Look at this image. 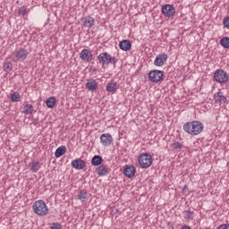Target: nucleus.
<instances>
[{
    "label": "nucleus",
    "mask_w": 229,
    "mask_h": 229,
    "mask_svg": "<svg viewBox=\"0 0 229 229\" xmlns=\"http://www.w3.org/2000/svg\"><path fill=\"white\" fill-rule=\"evenodd\" d=\"M205 126L199 121L187 122L183 124V130L189 135L196 137L199 135L204 130Z\"/></svg>",
    "instance_id": "obj_1"
},
{
    "label": "nucleus",
    "mask_w": 229,
    "mask_h": 229,
    "mask_svg": "<svg viewBox=\"0 0 229 229\" xmlns=\"http://www.w3.org/2000/svg\"><path fill=\"white\" fill-rule=\"evenodd\" d=\"M32 208L38 216H47L49 209L44 200H37L34 202Z\"/></svg>",
    "instance_id": "obj_2"
},
{
    "label": "nucleus",
    "mask_w": 229,
    "mask_h": 229,
    "mask_svg": "<svg viewBox=\"0 0 229 229\" xmlns=\"http://www.w3.org/2000/svg\"><path fill=\"white\" fill-rule=\"evenodd\" d=\"M98 59L101 65H108L112 64L115 66V64H117V59L110 55V54H108L107 52H103L99 54Z\"/></svg>",
    "instance_id": "obj_3"
},
{
    "label": "nucleus",
    "mask_w": 229,
    "mask_h": 229,
    "mask_svg": "<svg viewBox=\"0 0 229 229\" xmlns=\"http://www.w3.org/2000/svg\"><path fill=\"white\" fill-rule=\"evenodd\" d=\"M151 164H153V157L151 155L148 153H143L139 157V165L142 169H148L151 167Z\"/></svg>",
    "instance_id": "obj_4"
},
{
    "label": "nucleus",
    "mask_w": 229,
    "mask_h": 229,
    "mask_svg": "<svg viewBox=\"0 0 229 229\" xmlns=\"http://www.w3.org/2000/svg\"><path fill=\"white\" fill-rule=\"evenodd\" d=\"M28 50L23 47L18 48L17 50L13 52V62H24L26 58H28Z\"/></svg>",
    "instance_id": "obj_5"
},
{
    "label": "nucleus",
    "mask_w": 229,
    "mask_h": 229,
    "mask_svg": "<svg viewBox=\"0 0 229 229\" xmlns=\"http://www.w3.org/2000/svg\"><path fill=\"white\" fill-rule=\"evenodd\" d=\"M148 80L151 83H159L164 80V72L160 70H152L148 72Z\"/></svg>",
    "instance_id": "obj_6"
},
{
    "label": "nucleus",
    "mask_w": 229,
    "mask_h": 229,
    "mask_svg": "<svg viewBox=\"0 0 229 229\" xmlns=\"http://www.w3.org/2000/svg\"><path fill=\"white\" fill-rule=\"evenodd\" d=\"M228 78V73L223 69H218L214 73V80L216 83H226Z\"/></svg>",
    "instance_id": "obj_7"
},
{
    "label": "nucleus",
    "mask_w": 229,
    "mask_h": 229,
    "mask_svg": "<svg viewBox=\"0 0 229 229\" xmlns=\"http://www.w3.org/2000/svg\"><path fill=\"white\" fill-rule=\"evenodd\" d=\"M162 13L165 15V17H174V14L176 13V9H174V6L173 4H165L162 7Z\"/></svg>",
    "instance_id": "obj_8"
},
{
    "label": "nucleus",
    "mask_w": 229,
    "mask_h": 229,
    "mask_svg": "<svg viewBox=\"0 0 229 229\" xmlns=\"http://www.w3.org/2000/svg\"><path fill=\"white\" fill-rule=\"evenodd\" d=\"M81 60L83 62H92V59L94 58V55H92V51L89 49L84 48L80 55Z\"/></svg>",
    "instance_id": "obj_9"
},
{
    "label": "nucleus",
    "mask_w": 229,
    "mask_h": 229,
    "mask_svg": "<svg viewBox=\"0 0 229 229\" xmlns=\"http://www.w3.org/2000/svg\"><path fill=\"white\" fill-rule=\"evenodd\" d=\"M165 62H167V54H159L154 61V65H156V67H162Z\"/></svg>",
    "instance_id": "obj_10"
},
{
    "label": "nucleus",
    "mask_w": 229,
    "mask_h": 229,
    "mask_svg": "<svg viewBox=\"0 0 229 229\" xmlns=\"http://www.w3.org/2000/svg\"><path fill=\"white\" fill-rule=\"evenodd\" d=\"M100 142L106 147L110 146L112 142H114V138L110 135V133H104L100 136Z\"/></svg>",
    "instance_id": "obj_11"
},
{
    "label": "nucleus",
    "mask_w": 229,
    "mask_h": 229,
    "mask_svg": "<svg viewBox=\"0 0 229 229\" xmlns=\"http://www.w3.org/2000/svg\"><path fill=\"white\" fill-rule=\"evenodd\" d=\"M135 173H137V169H135V166L130 165H125L123 174L127 178H133V176H135Z\"/></svg>",
    "instance_id": "obj_12"
},
{
    "label": "nucleus",
    "mask_w": 229,
    "mask_h": 229,
    "mask_svg": "<svg viewBox=\"0 0 229 229\" xmlns=\"http://www.w3.org/2000/svg\"><path fill=\"white\" fill-rule=\"evenodd\" d=\"M85 165H87V163L81 158H77L72 161V167H73V169L81 170Z\"/></svg>",
    "instance_id": "obj_13"
},
{
    "label": "nucleus",
    "mask_w": 229,
    "mask_h": 229,
    "mask_svg": "<svg viewBox=\"0 0 229 229\" xmlns=\"http://www.w3.org/2000/svg\"><path fill=\"white\" fill-rule=\"evenodd\" d=\"M214 100L216 103H219L220 105H223L228 101L226 97H225V94H223L221 91L215 93Z\"/></svg>",
    "instance_id": "obj_14"
},
{
    "label": "nucleus",
    "mask_w": 229,
    "mask_h": 229,
    "mask_svg": "<svg viewBox=\"0 0 229 229\" xmlns=\"http://www.w3.org/2000/svg\"><path fill=\"white\" fill-rule=\"evenodd\" d=\"M119 47L122 51H130L131 49V42L128 39L120 41Z\"/></svg>",
    "instance_id": "obj_15"
},
{
    "label": "nucleus",
    "mask_w": 229,
    "mask_h": 229,
    "mask_svg": "<svg viewBox=\"0 0 229 229\" xmlns=\"http://www.w3.org/2000/svg\"><path fill=\"white\" fill-rule=\"evenodd\" d=\"M86 89H88V90H91L92 92H94V90H98V82H96V80H88L86 83Z\"/></svg>",
    "instance_id": "obj_16"
},
{
    "label": "nucleus",
    "mask_w": 229,
    "mask_h": 229,
    "mask_svg": "<svg viewBox=\"0 0 229 229\" xmlns=\"http://www.w3.org/2000/svg\"><path fill=\"white\" fill-rule=\"evenodd\" d=\"M96 171L98 176H106L108 174V165H100Z\"/></svg>",
    "instance_id": "obj_17"
},
{
    "label": "nucleus",
    "mask_w": 229,
    "mask_h": 229,
    "mask_svg": "<svg viewBox=\"0 0 229 229\" xmlns=\"http://www.w3.org/2000/svg\"><path fill=\"white\" fill-rule=\"evenodd\" d=\"M96 23V20L90 16L84 18L83 26L84 28H92Z\"/></svg>",
    "instance_id": "obj_18"
},
{
    "label": "nucleus",
    "mask_w": 229,
    "mask_h": 229,
    "mask_svg": "<svg viewBox=\"0 0 229 229\" xmlns=\"http://www.w3.org/2000/svg\"><path fill=\"white\" fill-rule=\"evenodd\" d=\"M66 152H67V148H65V146H61L56 148L55 152V158H60V157H64V155H65Z\"/></svg>",
    "instance_id": "obj_19"
},
{
    "label": "nucleus",
    "mask_w": 229,
    "mask_h": 229,
    "mask_svg": "<svg viewBox=\"0 0 229 229\" xmlns=\"http://www.w3.org/2000/svg\"><path fill=\"white\" fill-rule=\"evenodd\" d=\"M103 164V157L99 155H96L92 157L91 159V165H94L95 167L98 165H101Z\"/></svg>",
    "instance_id": "obj_20"
},
{
    "label": "nucleus",
    "mask_w": 229,
    "mask_h": 229,
    "mask_svg": "<svg viewBox=\"0 0 229 229\" xmlns=\"http://www.w3.org/2000/svg\"><path fill=\"white\" fill-rule=\"evenodd\" d=\"M29 168H30V171H31L32 173H37L38 169H40V162L38 161L30 162L29 164Z\"/></svg>",
    "instance_id": "obj_21"
},
{
    "label": "nucleus",
    "mask_w": 229,
    "mask_h": 229,
    "mask_svg": "<svg viewBox=\"0 0 229 229\" xmlns=\"http://www.w3.org/2000/svg\"><path fill=\"white\" fill-rule=\"evenodd\" d=\"M106 91L111 93L117 92V82H110L106 85Z\"/></svg>",
    "instance_id": "obj_22"
},
{
    "label": "nucleus",
    "mask_w": 229,
    "mask_h": 229,
    "mask_svg": "<svg viewBox=\"0 0 229 229\" xmlns=\"http://www.w3.org/2000/svg\"><path fill=\"white\" fill-rule=\"evenodd\" d=\"M46 105L47 108H55V105H56V98L55 97H50L47 99Z\"/></svg>",
    "instance_id": "obj_23"
},
{
    "label": "nucleus",
    "mask_w": 229,
    "mask_h": 229,
    "mask_svg": "<svg viewBox=\"0 0 229 229\" xmlns=\"http://www.w3.org/2000/svg\"><path fill=\"white\" fill-rule=\"evenodd\" d=\"M220 45L222 47H225V49H229V38L228 37L222 38L220 39Z\"/></svg>",
    "instance_id": "obj_24"
},
{
    "label": "nucleus",
    "mask_w": 229,
    "mask_h": 229,
    "mask_svg": "<svg viewBox=\"0 0 229 229\" xmlns=\"http://www.w3.org/2000/svg\"><path fill=\"white\" fill-rule=\"evenodd\" d=\"M24 111L23 113L28 115L30 114H33V106L31 104H27L23 107Z\"/></svg>",
    "instance_id": "obj_25"
},
{
    "label": "nucleus",
    "mask_w": 229,
    "mask_h": 229,
    "mask_svg": "<svg viewBox=\"0 0 229 229\" xmlns=\"http://www.w3.org/2000/svg\"><path fill=\"white\" fill-rule=\"evenodd\" d=\"M3 68L5 72H8V71H12V69H13V64L12 62L7 61L4 63Z\"/></svg>",
    "instance_id": "obj_26"
},
{
    "label": "nucleus",
    "mask_w": 229,
    "mask_h": 229,
    "mask_svg": "<svg viewBox=\"0 0 229 229\" xmlns=\"http://www.w3.org/2000/svg\"><path fill=\"white\" fill-rule=\"evenodd\" d=\"M11 101L13 103H17L19 101H21V95H19V93L14 92L11 95Z\"/></svg>",
    "instance_id": "obj_27"
},
{
    "label": "nucleus",
    "mask_w": 229,
    "mask_h": 229,
    "mask_svg": "<svg viewBox=\"0 0 229 229\" xmlns=\"http://www.w3.org/2000/svg\"><path fill=\"white\" fill-rule=\"evenodd\" d=\"M88 197H89V194L85 190L81 191L78 194V199H81V200L87 199Z\"/></svg>",
    "instance_id": "obj_28"
},
{
    "label": "nucleus",
    "mask_w": 229,
    "mask_h": 229,
    "mask_svg": "<svg viewBox=\"0 0 229 229\" xmlns=\"http://www.w3.org/2000/svg\"><path fill=\"white\" fill-rule=\"evenodd\" d=\"M18 13H19L20 15L24 16V15H26V14L28 13V10L26 9L25 6H21V7H20V8L18 9Z\"/></svg>",
    "instance_id": "obj_29"
},
{
    "label": "nucleus",
    "mask_w": 229,
    "mask_h": 229,
    "mask_svg": "<svg viewBox=\"0 0 229 229\" xmlns=\"http://www.w3.org/2000/svg\"><path fill=\"white\" fill-rule=\"evenodd\" d=\"M172 148H174V149H181V148H183V145L178 141H175L172 144Z\"/></svg>",
    "instance_id": "obj_30"
},
{
    "label": "nucleus",
    "mask_w": 229,
    "mask_h": 229,
    "mask_svg": "<svg viewBox=\"0 0 229 229\" xmlns=\"http://www.w3.org/2000/svg\"><path fill=\"white\" fill-rule=\"evenodd\" d=\"M50 229H62V224L60 223H52Z\"/></svg>",
    "instance_id": "obj_31"
},
{
    "label": "nucleus",
    "mask_w": 229,
    "mask_h": 229,
    "mask_svg": "<svg viewBox=\"0 0 229 229\" xmlns=\"http://www.w3.org/2000/svg\"><path fill=\"white\" fill-rule=\"evenodd\" d=\"M223 25L225 26V28H227V30H229V16L224 19Z\"/></svg>",
    "instance_id": "obj_32"
},
{
    "label": "nucleus",
    "mask_w": 229,
    "mask_h": 229,
    "mask_svg": "<svg viewBox=\"0 0 229 229\" xmlns=\"http://www.w3.org/2000/svg\"><path fill=\"white\" fill-rule=\"evenodd\" d=\"M32 124H34V126H38V119H34Z\"/></svg>",
    "instance_id": "obj_33"
},
{
    "label": "nucleus",
    "mask_w": 229,
    "mask_h": 229,
    "mask_svg": "<svg viewBox=\"0 0 229 229\" xmlns=\"http://www.w3.org/2000/svg\"><path fill=\"white\" fill-rule=\"evenodd\" d=\"M187 219H192V216L189 213H186Z\"/></svg>",
    "instance_id": "obj_34"
},
{
    "label": "nucleus",
    "mask_w": 229,
    "mask_h": 229,
    "mask_svg": "<svg viewBox=\"0 0 229 229\" xmlns=\"http://www.w3.org/2000/svg\"><path fill=\"white\" fill-rule=\"evenodd\" d=\"M185 213L192 216V214H194V211H191V209H189L188 211H185Z\"/></svg>",
    "instance_id": "obj_35"
},
{
    "label": "nucleus",
    "mask_w": 229,
    "mask_h": 229,
    "mask_svg": "<svg viewBox=\"0 0 229 229\" xmlns=\"http://www.w3.org/2000/svg\"><path fill=\"white\" fill-rule=\"evenodd\" d=\"M181 229H191V226H189V225H183Z\"/></svg>",
    "instance_id": "obj_36"
}]
</instances>
